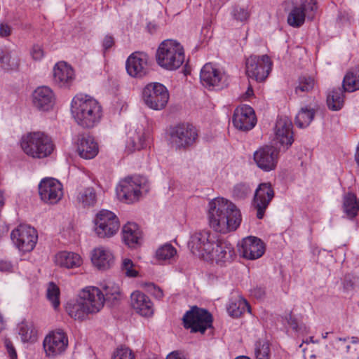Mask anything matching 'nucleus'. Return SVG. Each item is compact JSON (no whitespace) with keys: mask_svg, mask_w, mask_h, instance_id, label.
Wrapping results in <instances>:
<instances>
[{"mask_svg":"<svg viewBox=\"0 0 359 359\" xmlns=\"http://www.w3.org/2000/svg\"><path fill=\"white\" fill-rule=\"evenodd\" d=\"M208 220L214 231L226 234L235 231L240 226L242 215L231 201L216 198L209 203Z\"/></svg>","mask_w":359,"mask_h":359,"instance_id":"f257e3e1","label":"nucleus"},{"mask_svg":"<svg viewBox=\"0 0 359 359\" xmlns=\"http://www.w3.org/2000/svg\"><path fill=\"white\" fill-rule=\"evenodd\" d=\"M72 114L76 123L83 128H92L101 121L103 111L100 103L87 95H77L72 102Z\"/></svg>","mask_w":359,"mask_h":359,"instance_id":"f03ea898","label":"nucleus"},{"mask_svg":"<svg viewBox=\"0 0 359 359\" xmlns=\"http://www.w3.org/2000/svg\"><path fill=\"white\" fill-rule=\"evenodd\" d=\"M20 145L25 154L34 158H43L50 156L55 148L51 137L41 131L23 135Z\"/></svg>","mask_w":359,"mask_h":359,"instance_id":"7ed1b4c3","label":"nucleus"},{"mask_svg":"<svg viewBox=\"0 0 359 359\" xmlns=\"http://www.w3.org/2000/svg\"><path fill=\"white\" fill-rule=\"evenodd\" d=\"M184 49L175 40L167 39L162 41L156 54L157 64L162 68L172 71L180 68L184 62Z\"/></svg>","mask_w":359,"mask_h":359,"instance_id":"20e7f679","label":"nucleus"},{"mask_svg":"<svg viewBox=\"0 0 359 359\" xmlns=\"http://www.w3.org/2000/svg\"><path fill=\"white\" fill-rule=\"evenodd\" d=\"M169 142L176 149H185L194 145L198 137L195 126L189 123H180L170 128Z\"/></svg>","mask_w":359,"mask_h":359,"instance_id":"39448f33","label":"nucleus"},{"mask_svg":"<svg viewBox=\"0 0 359 359\" xmlns=\"http://www.w3.org/2000/svg\"><path fill=\"white\" fill-rule=\"evenodd\" d=\"M183 324L184 327L190 329L191 332L203 334L208 328L212 327V316L207 310L195 306L184 315Z\"/></svg>","mask_w":359,"mask_h":359,"instance_id":"423d86ee","label":"nucleus"},{"mask_svg":"<svg viewBox=\"0 0 359 359\" xmlns=\"http://www.w3.org/2000/svg\"><path fill=\"white\" fill-rule=\"evenodd\" d=\"M169 97L168 89L160 83H149L142 91V99L145 104L154 110L164 109L168 104Z\"/></svg>","mask_w":359,"mask_h":359,"instance_id":"0eeeda50","label":"nucleus"},{"mask_svg":"<svg viewBox=\"0 0 359 359\" xmlns=\"http://www.w3.org/2000/svg\"><path fill=\"white\" fill-rule=\"evenodd\" d=\"M272 62L267 55H251L246 60L245 72L248 78L258 82L264 81L269 76Z\"/></svg>","mask_w":359,"mask_h":359,"instance_id":"6e6552de","label":"nucleus"},{"mask_svg":"<svg viewBox=\"0 0 359 359\" xmlns=\"http://www.w3.org/2000/svg\"><path fill=\"white\" fill-rule=\"evenodd\" d=\"M120 227L116 215L107 210L100 211L95 219V231L100 238H109L115 235Z\"/></svg>","mask_w":359,"mask_h":359,"instance_id":"1a4fd4ad","label":"nucleus"},{"mask_svg":"<svg viewBox=\"0 0 359 359\" xmlns=\"http://www.w3.org/2000/svg\"><path fill=\"white\" fill-rule=\"evenodd\" d=\"M11 237L16 247L22 252L32 251L38 239L36 229L27 224H20L13 229Z\"/></svg>","mask_w":359,"mask_h":359,"instance_id":"9d476101","label":"nucleus"},{"mask_svg":"<svg viewBox=\"0 0 359 359\" xmlns=\"http://www.w3.org/2000/svg\"><path fill=\"white\" fill-rule=\"evenodd\" d=\"M142 181L139 177H128L121 180L116 188L118 198L128 203L137 201L142 194Z\"/></svg>","mask_w":359,"mask_h":359,"instance_id":"9b49d317","label":"nucleus"},{"mask_svg":"<svg viewBox=\"0 0 359 359\" xmlns=\"http://www.w3.org/2000/svg\"><path fill=\"white\" fill-rule=\"evenodd\" d=\"M215 237L209 231L203 230L195 232L191 236L189 246L193 254L205 259L207 255L212 250Z\"/></svg>","mask_w":359,"mask_h":359,"instance_id":"f8f14e48","label":"nucleus"},{"mask_svg":"<svg viewBox=\"0 0 359 359\" xmlns=\"http://www.w3.org/2000/svg\"><path fill=\"white\" fill-rule=\"evenodd\" d=\"M39 194L44 203L56 204L63 196V187L57 180L45 178L39 184Z\"/></svg>","mask_w":359,"mask_h":359,"instance_id":"ddd939ff","label":"nucleus"},{"mask_svg":"<svg viewBox=\"0 0 359 359\" xmlns=\"http://www.w3.org/2000/svg\"><path fill=\"white\" fill-rule=\"evenodd\" d=\"M43 345L46 355L48 357H55L65 351L68 339L62 330H56L45 337Z\"/></svg>","mask_w":359,"mask_h":359,"instance_id":"4468645a","label":"nucleus"},{"mask_svg":"<svg viewBox=\"0 0 359 359\" xmlns=\"http://www.w3.org/2000/svg\"><path fill=\"white\" fill-rule=\"evenodd\" d=\"M232 122L240 130L248 131L252 129L257 123L254 109L247 104L238 106L234 111Z\"/></svg>","mask_w":359,"mask_h":359,"instance_id":"2eb2a0df","label":"nucleus"},{"mask_svg":"<svg viewBox=\"0 0 359 359\" xmlns=\"http://www.w3.org/2000/svg\"><path fill=\"white\" fill-rule=\"evenodd\" d=\"M148 60L149 56L146 53H133L126 62L128 74L134 78H142L148 73Z\"/></svg>","mask_w":359,"mask_h":359,"instance_id":"dca6fc26","label":"nucleus"},{"mask_svg":"<svg viewBox=\"0 0 359 359\" xmlns=\"http://www.w3.org/2000/svg\"><path fill=\"white\" fill-rule=\"evenodd\" d=\"M274 197V191L270 183H262L255 191L253 205L257 210V217L262 219L265 211Z\"/></svg>","mask_w":359,"mask_h":359,"instance_id":"f3484780","label":"nucleus"},{"mask_svg":"<svg viewBox=\"0 0 359 359\" xmlns=\"http://www.w3.org/2000/svg\"><path fill=\"white\" fill-rule=\"evenodd\" d=\"M238 251L243 258L255 260L264 254L265 245L260 238L250 236L242 240Z\"/></svg>","mask_w":359,"mask_h":359,"instance_id":"a211bd4d","label":"nucleus"},{"mask_svg":"<svg viewBox=\"0 0 359 359\" xmlns=\"http://www.w3.org/2000/svg\"><path fill=\"white\" fill-rule=\"evenodd\" d=\"M278 156V151L275 147L264 146L254 153V161L260 169L271 171L276 167Z\"/></svg>","mask_w":359,"mask_h":359,"instance_id":"6ab92c4d","label":"nucleus"},{"mask_svg":"<svg viewBox=\"0 0 359 359\" xmlns=\"http://www.w3.org/2000/svg\"><path fill=\"white\" fill-rule=\"evenodd\" d=\"M80 299L88 307L87 310H90L92 313H95L103 307L105 297L99 288L87 287L81 292Z\"/></svg>","mask_w":359,"mask_h":359,"instance_id":"aec40b11","label":"nucleus"},{"mask_svg":"<svg viewBox=\"0 0 359 359\" xmlns=\"http://www.w3.org/2000/svg\"><path fill=\"white\" fill-rule=\"evenodd\" d=\"M235 255L234 248L231 244L223 240H216L205 259L215 260L218 262H226L232 260Z\"/></svg>","mask_w":359,"mask_h":359,"instance_id":"412c9836","label":"nucleus"},{"mask_svg":"<svg viewBox=\"0 0 359 359\" xmlns=\"http://www.w3.org/2000/svg\"><path fill=\"white\" fill-rule=\"evenodd\" d=\"M132 308L142 316L150 317L154 314V304L150 298L140 290L134 291L130 295Z\"/></svg>","mask_w":359,"mask_h":359,"instance_id":"4be33fe9","label":"nucleus"},{"mask_svg":"<svg viewBox=\"0 0 359 359\" xmlns=\"http://www.w3.org/2000/svg\"><path fill=\"white\" fill-rule=\"evenodd\" d=\"M76 151L84 159H92L99 152V146L95 138L88 134H83L78 137L76 141Z\"/></svg>","mask_w":359,"mask_h":359,"instance_id":"5701e85b","label":"nucleus"},{"mask_svg":"<svg viewBox=\"0 0 359 359\" xmlns=\"http://www.w3.org/2000/svg\"><path fill=\"white\" fill-rule=\"evenodd\" d=\"M75 74L73 68L66 62L60 61L53 67V82L59 87H69L73 83Z\"/></svg>","mask_w":359,"mask_h":359,"instance_id":"b1692460","label":"nucleus"},{"mask_svg":"<svg viewBox=\"0 0 359 359\" xmlns=\"http://www.w3.org/2000/svg\"><path fill=\"white\" fill-rule=\"evenodd\" d=\"M200 78L206 87H222L224 74L212 63H207L201 71Z\"/></svg>","mask_w":359,"mask_h":359,"instance_id":"393cba45","label":"nucleus"},{"mask_svg":"<svg viewBox=\"0 0 359 359\" xmlns=\"http://www.w3.org/2000/svg\"><path fill=\"white\" fill-rule=\"evenodd\" d=\"M292 123L287 117H280L276 123L275 134L276 140L282 145L290 146L294 140L292 131Z\"/></svg>","mask_w":359,"mask_h":359,"instance_id":"a878e982","label":"nucleus"},{"mask_svg":"<svg viewBox=\"0 0 359 359\" xmlns=\"http://www.w3.org/2000/svg\"><path fill=\"white\" fill-rule=\"evenodd\" d=\"M32 102L34 106L40 110H48L54 102V95L52 90L46 86L37 88L33 93Z\"/></svg>","mask_w":359,"mask_h":359,"instance_id":"bb28decb","label":"nucleus"},{"mask_svg":"<svg viewBox=\"0 0 359 359\" xmlns=\"http://www.w3.org/2000/svg\"><path fill=\"white\" fill-rule=\"evenodd\" d=\"M91 261L93 264L98 269L106 270L113 265L114 257L108 248L100 246L93 250Z\"/></svg>","mask_w":359,"mask_h":359,"instance_id":"cd10ccee","label":"nucleus"},{"mask_svg":"<svg viewBox=\"0 0 359 359\" xmlns=\"http://www.w3.org/2000/svg\"><path fill=\"white\" fill-rule=\"evenodd\" d=\"M122 236L124 243L128 246L135 248L140 244L142 232L137 224L128 222L123 227Z\"/></svg>","mask_w":359,"mask_h":359,"instance_id":"c85d7f7f","label":"nucleus"},{"mask_svg":"<svg viewBox=\"0 0 359 359\" xmlns=\"http://www.w3.org/2000/svg\"><path fill=\"white\" fill-rule=\"evenodd\" d=\"M55 262L61 267L74 269L80 266L83 263V259L77 253L62 251L55 255Z\"/></svg>","mask_w":359,"mask_h":359,"instance_id":"c756f323","label":"nucleus"},{"mask_svg":"<svg viewBox=\"0 0 359 359\" xmlns=\"http://www.w3.org/2000/svg\"><path fill=\"white\" fill-rule=\"evenodd\" d=\"M146 135L143 129L130 131L126 144V149L130 152L139 151L146 147Z\"/></svg>","mask_w":359,"mask_h":359,"instance_id":"7c9ffc66","label":"nucleus"},{"mask_svg":"<svg viewBox=\"0 0 359 359\" xmlns=\"http://www.w3.org/2000/svg\"><path fill=\"white\" fill-rule=\"evenodd\" d=\"M88 307L86 306L84 303L79 299L76 302L68 304L67 306V311L68 314L75 320H83L88 315L92 313L90 310H87Z\"/></svg>","mask_w":359,"mask_h":359,"instance_id":"2f4dec72","label":"nucleus"},{"mask_svg":"<svg viewBox=\"0 0 359 359\" xmlns=\"http://www.w3.org/2000/svg\"><path fill=\"white\" fill-rule=\"evenodd\" d=\"M343 88L348 92L359 90V67L353 68L347 72L343 80Z\"/></svg>","mask_w":359,"mask_h":359,"instance_id":"473e14b6","label":"nucleus"},{"mask_svg":"<svg viewBox=\"0 0 359 359\" xmlns=\"http://www.w3.org/2000/svg\"><path fill=\"white\" fill-rule=\"evenodd\" d=\"M76 201L83 208L93 206L97 201L95 189L93 187L80 189L76 196Z\"/></svg>","mask_w":359,"mask_h":359,"instance_id":"72a5a7b5","label":"nucleus"},{"mask_svg":"<svg viewBox=\"0 0 359 359\" xmlns=\"http://www.w3.org/2000/svg\"><path fill=\"white\" fill-rule=\"evenodd\" d=\"M227 311L231 316L239 318L246 311L250 313V306L245 299L239 298L229 303Z\"/></svg>","mask_w":359,"mask_h":359,"instance_id":"f704fd0d","label":"nucleus"},{"mask_svg":"<svg viewBox=\"0 0 359 359\" xmlns=\"http://www.w3.org/2000/svg\"><path fill=\"white\" fill-rule=\"evenodd\" d=\"M18 333L23 342H34L37 339V330L31 323H20L18 325Z\"/></svg>","mask_w":359,"mask_h":359,"instance_id":"c9c22d12","label":"nucleus"},{"mask_svg":"<svg viewBox=\"0 0 359 359\" xmlns=\"http://www.w3.org/2000/svg\"><path fill=\"white\" fill-rule=\"evenodd\" d=\"M177 257V250L170 243H165L156 251V258L161 262H170Z\"/></svg>","mask_w":359,"mask_h":359,"instance_id":"e433bc0d","label":"nucleus"},{"mask_svg":"<svg viewBox=\"0 0 359 359\" xmlns=\"http://www.w3.org/2000/svg\"><path fill=\"white\" fill-rule=\"evenodd\" d=\"M343 208L347 217L351 219L355 217L358 215V200L354 194L348 193L344 196Z\"/></svg>","mask_w":359,"mask_h":359,"instance_id":"4c0bfd02","label":"nucleus"},{"mask_svg":"<svg viewBox=\"0 0 359 359\" xmlns=\"http://www.w3.org/2000/svg\"><path fill=\"white\" fill-rule=\"evenodd\" d=\"M0 62L4 69L15 70L19 67L20 60L16 54L5 51L0 55Z\"/></svg>","mask_w":359,"mask_h":359,"instance_id":"58836bf2","label":"nucleus"},{"mask_svg":"<svg viewBox=\"0 0 359 359\" xmlns=\"http://www.w3.org/2000/svg\"><path fill=\"white\" fill-rule=\"evenodd\" d=\"M327 102L330 109H340L344 104L343 90L339 88L333 89L327 96Z\"/></svg>","mask_w":359,"mask_h":359,"instance_id":"ea45409f","label":"nucleus"},{"mask_svg":"<svg viewBox=\"0 0 359 359\" xmlns=\"http://www.w3.org/2000/svg\"><path fill=\"white\" fill-rule=\"evenodd\" d=\"M306 14L299 6H294L287 16V23L293 27H299L305 22Z\"/></svg>","mask_w":359,"mask_h":359,"instance_id":"a19ab883","label":"nucleus"},{"mask_svg":"<svg viewBox=\"0 0 359 359\" xmlns=\"http://www.w3.org/2000/svg\"><path fill=\"white\" fill-rule=\"evenodd\" d=\"M315 111L307 107L302 108L295 118V124L300 128L307 127L314 118Z\"/></svg>","mask_w":359,"mask_h":359,"instance_id":"79ce46f5","label":"nucleus"},{"mask_svg":"<svg viewBox=\"0 0 359 359\" xmlns=\"http://www.w3.org/2000/svg\"><path fill=\"white\" fill-rule=\"evenodd\" d=\"M315 84V80L312 76H300L299 78L298 85L295 88V93L299 95H301V93H309L313 89Z\"/></svg>","mask_w":359,"mask_h":359,"instance_id":"37998d69","label":"nucleus"},{"mask_svg":"<svg viewBox=\"0 0 359 359\" xmlns=\"http://www.w3.org/2000/svg\"><path fill=\"white\" fill-rule=\"evenodd\" d=\"M255 353L257 359H269L270 347L266 340H259L255 344Z\"/></svg>","mask_w":359,"mask_h":359,"instance_id":"c03bdc74","label":"nucleus"},{"mask_svg":"<svg viewBox=\"0 0 359 359\" xmlns=\"http://www.w3.org/2000/svg\"><path fill=\"white\" fill-rule=\"evenodd\" d=\"M47 298L55 309L60 306V289L53 283H50L47 289Z\"/></svg>","mask_w":359,"mask_h":359,"instance_id":"a18cd8bd","label":"nucleus"},{"mask_svg":"<svg viewBox=\"0 0 359 359\" xmlns=\"http://www.w3.org/2000/svg\"><path fill=\"white\" fill-rule=\"evenodd\" d=\"M250 192L251 189L249 185L246 183L241 182L234 186L232 194L235 198L243 199L247 197Z\"/></svg>","mask_w":359,"mask_h":359,"instance_id":"49530a36","label":"nucleus"},{"mask_svg":"<svg viewBox=\"0 0 359 359\" xmlns=\"http://www.w3.org/2000/svg\"><path fill=\"white\" fill-rule=\"evenodd\" d=\"M105 299L118 300L121 298L120 288L118 285L109 283L104 287Z\"/></svg>","mask_w":359,"mask_h":359,"instance_id":"de8ad7c7","label":"nucleus"},{"mask_svg":"<svg viewBox=\"0 0 359 359\" xmlns=\"http://www.w3.org/2000/svg\"><path fill=\"white\" fill-rule=\"evenodd\" d=\"M303 11L308 18H313V13L317 10V1L316 0H300L299 5H298Z\"/></svg>","mask_w":359,"mask_h":359,"instance_id":"09e8293b","label":"nucleus"},{"mask_svg":"<svg viewBox=\"0 0 359 359\" xmlns=\"http://www.w3.org/2000/svg\"><path fill=\"white\" fill-rule=\"evenodd\" d=\"M134 264L130 259H124L122 262V271L128 277H136L138 274L137 271L134 269Z\"/></svg>","mask_w":359,"mask_h":359,"instance_id":"8fccbe9b","label":"nucleus"},{"mask_svg":"<svg viewBox=\"0 0 359 359\" xmlns=\"http://www.w3.org/2000/svg\"><path fill=\"white\" fill-rule=\"evenodd\" d=\"M112 359H135V355L127 347H120L114 352Z\"/></svg>","mask_w":359,"mask_h":359,"instance_id":"3c124183","label":"nucleus"},{"mask_svg":"<svg viewBox=\"0 0 359 359\" xmlns=\"http://www.w3.org/2000/svg\"><path fill=\"white\" fill-rule=\"evenodd\" d=\"M144 287L148 292H149L151 295H153L156 299H161L163 296V290L158 286L156 285L153 283H144Z\"/></svg>","mask_w":359,"mask_h":359,"instance_id":"603ef678","label":"nucleus"},{"mask_svg":"<svg viewBox=\"0 0 359 359\" xmlns=\"http://www.w3.org/2000/svg\"><path fill=\"white\" fill-rule=\"evenodd\" d=\"M233 16L238 21L245 22L249 18L250 14L245 8L235 7L233 11Z\"/></svg>","mask_w":359,"mask_h":359,"instance_id":"864d4df0","label":"nucleus"},{"mask_svg":"<svg viewBox=\"0 0 359 359\" xmlns=\"http://www.w3.org/2000/svg\"><path fill=\"white\" fill-rule=\"evenodd\" d=\"M4 344L7 351V353L8 354V356L11 359H17V353L15 351V347L13 346V344L12 342L8 339H6L4 340Z\"/></svg>","mask_w":359,"mask_h":359,"instance_id":"5fc2aeb1","label":"nucleus"},{"mask_svg":"<svg viewBox=\"0 0 359 359\" xmlns=\"http://www.w3.org/2000/svg\"><path fill=\"white\" fill-rule=\"evenodd\" d=\"M31 55L34 60H40L44 55L43 50L39 45H34L32 48Z\"/></svg>","mask_w":359,"mask_h":359,"instance_id":"6e6d98bb","label":"nucleus"},{"mask_svg":"<svg viewBox=\"0 0 359 359\" xmlns=\"http://www.w3.org/2000/svg\"><path fill=\"white\" fill-rule=\"evenodd\" d=\"M115 43V40L113 36L107 34L106 35L102 41V47L104 50L106 51L114 46Z\"/></svg>","mask_w":359,"mask_h":359,"instance_id":"4d7b16f0","label":"nucleus"},{"mask_svg":"<svg viewBox=\"0 0 359 359\" xmlns=\"http://www.w3.org/2000/svg\"><path fill=\"white\" fill-rule=\"evenodd\" d=\"M11 34V28L7 24H0V36L6 37L10 36Z\"/></svg>","mask_w":359,"mask_h":359,"instance_id":"13d9d810","label":"nucleus"},{"mask_svg":"<svg viewBox=\"0 0 359 359\" xmlns=\"http://www.w3.org/2000/svg\"><path fill=\"white\" fill-rule=\"evenodd\" d=\"M166 359H187L184 354L180 351H174L170 353Z\"/></svg>","mask_w":359,"mask_h":359,"instance_id":"bf43d9fd","label":"nucleus"},{"mask_svg":"<svg viewBox=\"0 0 359 359\" xmlns=\"http://www.w3.org/2000/svg\"><path fill=\"white\" fill-rule=\"evenodd\" d=\"M12 264L11 262L4 260H0V271H11L12 270Z\"/></svg>","mask_w":359,"mask_h":359,"instance_id":"052dcab7","label":"nucleus"},{"mask_svg":"<svg viewBox=\"0 0 359 359\" xmlns=\"http://www.w3.org/2000/svg\"><path fill=\"white\" fill-rule=\"evenodd\" d=\"M254 96V91L251 86H249L246 92L242 95L243 100H249Z\"/></svg>","mask_w":359,"mask_h":359,"instance_id":"680f3d73","label":"nucleus"},{"mask_svg":"<svg viewBox=\"0 0 359 359\" xmlns=\"http://www.w3.org/2000/svg\"><path fill=\"white\" fill-rule=\"evenodd\" d=\"M289 318H287L288 323L292 327L293 329L296 330L297 328V322L294 318H292L291 314L289 315Z\"/></svg>","mask_w":359,"mask_h":359,"instance_id":"e2e57ef3","label":"nucleus"},{"mask_svg":"<svg viewBox=\"0 0 359 359\" xmlns=\"http://www.w3.org/2000/svg\"><path fill=\"white\" fill-rule=\"evenodd\" d=\"M4 205V192L0 190V208L3 207Z\"/></svg>","mask_w":359,"mask_h":359,"instance_id":"0e129e2a","label":"nucleus"},{"mask_svg":"<svg viewBox=\"0 0 359 359\" xmlns=\"http://www.w3.org/2000/svg\"><path fill=\"white\" fill-rule=\"evenodd\" d=\"M313 343V344H317L318 343V341H315L313 339V337H310L309 339H307L305 341H303V343H306V344H309V343Z\"/></svg>","mask_w":359,"mask_h":359,"instance_id":"69168bd1","label":"nucleus"},{"mask_svg":"<svg viewBox=\"0 0 359 359\" xmlns=\"http://www.w3.org/2000/svg\"><path fill=\"white\" fill-rule=\"evenodd\" d=\"M359 342V338L357 337H351V343L352 344H357Z\"/></svg>","mask_w":359,"mask_h":359,"instance_id":"338daca9","label":"nucleus"},{"mask_svg":"<svg viewBox=\"0 0 359 359\" xmlns=\"http://www.w3.org/2000/svg\"><path fill=\"white\" fill-rule=\"evenodd\" d=\"M355 161L359 165V147H358L357 152L355 154Z\"/></svg>","mask_w":359,"mask_h":359,"instance_id":"774afa93","label":"nucleus"}]
</instances>
